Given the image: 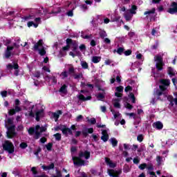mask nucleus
Here are the masks:
<instances>
[{"mask_svg":"<svg viewBox=\"0 0 177 177\" xmlns=\"http://www.w3.org/2000/svg\"><path fill=\"white\" fill-rule=\"evenodd\" d=\"M35 114L37 121H39V118H41V117H44V109H42L41 104L30 105L28 113H26V115L34 117Z\"/></svg>","mask_w":177,"mask_h":177,"instance_id":"f257e3e1","label":"nucleus"},{"mask_svg":"<svg viewBox=\"0 0 177 177\" xmlns=\"http://www.w3.org/2000/svg\"><path fill=\"white\" fill-rule=\"evenodd\" d=\"M91 157V152L84 151L80 152L79 157H73V164L75 165H84L85 160L89 159Z\"/></svg>","mask_w":177,"mask_h":177,"instance_id":"f03ea898","label":"nucleus"},{"mask_svg":"<svg viewBox=\"0 0 177 177\" xmlns=\"http://www.w3.org/2000/svg\"><path fill=\"white\" fill-rule=\"evenodd\" d=\"M6 127L7 128V137L12 139L16 133H15V125H13V120L7 119L6 120Z\"/></svg>","mask_w":177,"mask_h":177,"instance_id":"7ed1b4c3","label":"nucleus"},{"mask_svg":"<svg viewBox=\"0 0 177 177\" xmlns=\"http://www.w3.org/2000/svg\"><path fill=\"white\" fill-rule=\"evenodd\" d=\"M136 10H138V7L135 5H132L131 8L124 12V17L126 21H131V20H132L133 15H136Z\"/></svg>","mask_w":177,"mask_h":177,"instance_id":"20e7f679","label":"nucleus"},{"mask_svg":"<svg viewBox=\"0 0 177 177\" xmlns=\"http://www.w3.org/2000/svg\"><path fill=\"white\" fill-rule=\"evenodd\" d=\"M45 131H46V127H39V125H37L36 126L35 129L32 127L28 129V133L30 135H32V133H35L36 136V139H38L41 133H42V132H45Z\"/></svg>","mask_w":177,"mask_h":177,"instance_id":"39448f33","label":"nucleus"},{"mask_svg":"<svg viewBox=\"0 0 177 177\" xmlns=\"http://www.w3.org/2000/svg\"><path fill=\"white\" fill-rule=\"evenodd\" d=\"M34 48L35 50H38L39 55L41 56L46 55V48L44 47V41L42 39L39 40V41L35 44Z\"/></svg>","mask_w":177,"mask_h":177,"instance_id":"423d86ee","label":"nucleus"},{"mask_svg":"<svg viewBox=\"0 0 177 177\" xmlns=\"http://www.w3.org/2000/svg\"><path fill=\"white\" fill-rule=\"evenodd\" d=\"M3 150L8 151L9 154H13L15 153V146L13 143L10 142V141H5L4 144L3 145Z\"/></svg>","mask_w":177,"mask_h":177,"instance_id":"0eeeda50","label":"nucleus"},{"mask_svg":"<svg viewBox=\"0 0 177 177\" xmlns=\"http://www.w3.org/2000/svg\"><path fill=\"white\" fill-rule=\"evenodd\" d=\"M7 70L11 73H14V75H19V64L16 62H12L7 65Z\"/></svg>","mask_w":177,"mask_h":177,"instance_id":"6e6552de","label":"nucleus"},{"mask_svg":"<svg viewBox=\"0 0 177 177\" xmlns=\"http://www.w3.org/2000/svg\"><path fill=\"white\" fill-rule=\"evenodd\" d=\"M79 100H82V102H86V100H91L92 97L89 95L88 91H81V93L77 95Z\"/></svg>","mask_w":177,"mask_h":177,"instance_id":"1a4fd4ad","label":"nucleus"},{"mask_svg":"<svg viewBox=\"0 0 177 177\" xmlns=\"http://www.w3.org/2000/svg\"><path fill=\"white\" fill-rule=\"evenodd\" d=\"M154 61L156 62V67L158 71H161L162 70V66H164V63L162 62V57L159 55H156L154 57Z\"/></svg>","mask_w":177,"mask_h":177,"instance_id":"9d476101","label":"nucleus"},{"mask_svg":"<svg viewBox=\"0 0 177 177\" xmlns=\"http://www.w3.org/2000/svg\"><path fill=\"white\" fill-rule=\"evenodd\" d=\"M160 83L162 84V85H160V89L162 92H164L167 89V86H169V80H160Z\"/></svg>","mask_w":177,"mask_h":177,"instance_id":"9b49d317","label":"nucleus"},{"mask_svg":"<svg viewBox=\"0 0 177 177\" xmlns=\"http://www.w3.org/2000/svg\"><path fill=\"white\" fill-rule=\"evenodd\" d=\"M167 100L169 102V106L174 107V104H176L177 106V93H176V98H174V97L169 95L167 97Z\"/></svg>","mask_w":177,"mask_h":177,"instance_id":"f8f14e48","label":"nucleus"},{"mask_svg":"<svg viewBox=\"0 0 177 177\" xmlns=\"http://www.w3.org/2000/svg\"><path fill=\"white\" fill-rule=\"evenodd\" d=\"M121 174V170L108 169V174L109 176L118 177V175Z\"/></svg>","mask_w":177,"mask_h":177,"instance_id":"ddd939ff","label":"nucleus"},{"mask_svg":"<svg viewBox=\"0 0 177 177\" xmlns=\"http://www.w3.org/2000/svg\"><path fill=\"white\" fill-rule=\"evenodd\" d=\"M168 12L171 13V15L177 13V3L176 2L171 3V7L169 9Z\"/></svg>","mask_w":177,"mask_h":177,"instance_id":"4468645a","label":"nucleus"},{"mask_svg":"<svg viewBox=\"0 0 177 177\" xmlns=\"http://www.w3.org/2000/svg\"><path fill=\"white\" fill-rule=\"evenodd\" d=\"M117 92L115 93V95L116 97H122V93L124 91V87L122 86H118L116 88Z\"/></svg>","mask_w":177,"mask_h":177,"instance_id":"2eb2a0df","label":"nucleus"},{"mask_svg":"<svg viewBox=\"0 0 177 177\" xmlns=\"http://www.w3.org/2000/svg\"><path fill=\"white\" fill-rule=\"evenodd\" d=\"M120 102H121V98L113 99V106L115 107V109H121V104H120Z\"/></svg>","mask_w":177,"mask_h":177,"instance_id":"dca6fc26","label":"nucleus"},{"mask_svg":"<svg viewBox=\"0 0 177 177\" xmlns=\"http://www.w3.org/2000/svg\"><path fill=\"white\" fill-rule=\"evenodd\" d=\"M66 44H67L66 46H65L62 48V52H66L70 49V47L71 46V44H73V40H71V39H67Z\"/></svg>","mask_w":177,"mask_h":177,"instance_id":"f3484780","label":"nucleus"},{"mask_svg":"<svg viewBox=\"0 0 177 177\" xmlns=\"http://www.w3.org/2000/svg\"><path fill=\"white\" fill-rule=\"evenodd\" d=\"M105 162L110 168H115V163L113 162L109 158H105Z\"/></svg>","mask_w":177,"mask_h":177,"instance_id":"a211bd4d","label":"nucleus"},{"mask_svg":"<svg viewBox=\"0 0 177 177\" xmlns=\"http://www.w3.org/2000/svg\"><path fill=\"white\" fill-rule=\"evenodd\" d=\"M102 133V136L101 137L102 140H103V142H107V140H109V134L107 133V131L103 130Z\"/></svg>","mask_w":177,"mask_h":177,"instance_id":"6ab92c4d","label":"nucleus"},{"mask_svg":"<svg viewBox=\"0 0 177 177\" xmlns=\"http://www.w3.org/2000/svg\"><path fill=\"white\" fill-rule=\"evenodd\" d=\"M164 125L161 122H156L153 124V127L156 128V129H162Z\"/></svg>","mask_w":177,"mask_h":177,"instance_id":"aec40b11","label":"nucleus"},{"mask_svg":"<svg viewBox=\"0 0 177 177\" xmlns=\"http://www.w3.org/2000/svg\"><path fill=\"white\" fill-rule=\"evenodd\" d=\"M62 111H58L56 113H53L51 117L55 120V122H57V120H59V117H60Z\"/></svg>","mask_w":177,"mask_h":177,"instance_id":"412c9836","label":"nucleus"},{"mask_svg":"<svg viewBox=\"0 0 177 177\" xmlns=\"http://www.w3.org/2000/svg\"><path fill=\"white\" fill-rule=\"evenodd\" d=\"M42 169L44 171H50V169H53L55 168V164L51 163L48 166L42 165L41 166Z\"/></svg>","mask_w":177,"mask_h":177,"instance_id":"4be33fe9","label":"nucleus"},{"mask_svg":"<svg viewBox=\"0 0 177 177\" xmlns=\"http://www.w3.org/2000/svg\"><path fill=\"white\" fill-rule=\"evenodd\" d=\"M154 13H156V8H152L151 10L146 11L144 15L147 16V17H149V16H152Z\"/></svg>","mask_w":177,"mask_h":177,"instance_id":"5701e85b","label":"nucleus"},{"mask_svg":"<svg viewBox=\"0 0 177 177\" xmlns=\"http://www.w3.org/2000/svg\"><path fill=\"white\" fill-rule=\"evenodd\" d=\"M13 50L12 46L7 47V50L6 51V53H5V57H6V59H8V57H10V55H11L10 50Z\"/></svg>","mask_w":177,"mask_h":177,"instance_id":"b1692460","label":"nucleus"},{"mask_svg":"<svg viewBox=\"0 0 177 177\" xmlns=\"http://www.w3.org/2000/svg\"><path fill=\"white\" fill-rule=\"evenodd\" d=\"M62 133H64V135H73V131H71V129H68L66 127L62 129Z\"/></svg>","mask_w":177,"mask_h":177,"instance_id":"393cba45","label":"nucleus"},{"mask_svg":"<svg viewBox=\"0 0 177 177\" xmlns=\"http://www.w3.org/2000/svg\"><path fill=\"white\" fill-rule=\"evenodd\" d=\"M21 109L19 108V106H15V109H10L9 111V114L10 115H13V114H15L16 113V111H21Z\"/></svg>","mask_w":177,"mask_h":177,"instance_id":"a878e982","label":"nucleus"},{"mask_svg":"<svg viewBox=\"0 0 177 177\" xmlns=\"http://www.w3.org/2000/svg\"><path fill=\"white\" fill-rule=\"evenodd\" d=\"M102 60V57H98V56H93L91 58V62L93 63H99Z\"/></svg>","mask_w":177,"mask_h":177,"instance_id":"bb28decb","label":"nucleus"},{"mask_svg":"<svg viewBox=\"0 0 177 177\" xmlns=\"http://www.w3.org/2000/svg\"><path fill=\"white\" fill-rule=\"evenodd\" d=\"M152 35L154 37H160V31H158V28H153L151 32Z\"/></svg>","mask_w":177,"mask_h":177,"instance_id":"cd10ccee","label":"nucleus"},{"mask_svg":"<svg viewBox=\"0 0 177 177\" xmlns=\"http://www.w3.org/2000/svg\"><path fill=\"white\" fill-rule=\"evenodd\" d=\"M69 55L70 56H72V57H75V56L78 55L79 53L77 51V47H75L73 49V52H70Z\"/></svg>","mask_w":177,"mask_h":177,"instance_id":"c85d7f7f","label":"nucleus"},{"mask_svg":"<svg viewBox=\"0 0 177 177\" xmlns=\"http://www.w3.org/2000/svg\"><path fill=\"white\" fill-rule=\"evenodd\" d=\"M168 74L169 75L170 77H174L175 74H176V72L174 71V68L169 67L168 68Z\"/></svg>","mask_w":177,"mask_h":177,"instance_id":"c756f323","label":"nucleus"},{"mask_svg":"<svg viewBox=\"0 0 177 177\" xmlns=\"http://www.w3.org/2000/svg\"><path fill=\"white\" fill-rule=\"evenodd\" d=\"M110 142L113 146V147H115V146H117V145H118V141L117 140V139L113 138L110 139Z\"/></svg>","mask_w":177,"mask_h":177,"instance_id":"7c9ffc66","label":"nucleus"},{"mask_svg":"<svg viewBox=\"0 0 177 177\" xmlns=\"http://www.w3.org/2000/svg\"><path fill=\"white\" fill-rule=\"evenodd\" d=\"M28 27H35V28H37V27H38V24H35L33 21H28L27 24Z\"/></svg>","mask_w":177,"mask_h":177,"instance_id":"2f4dec72","label":"nucleus"},{"mask_svg":"<svg viewBox=\"0 0 177 177\" xmlns=\"http://www.w3.org/2000/svg\"><path fill=\"white\" fill-rule=\"evenodd\" d=\"M129 97L130 99H131L132 100V103H136V100L135 98V95H133V93H131L129 95Z\"/></svg>","mask_w":177,"mask_h":177,"instance_id":"473e14b6","label":"nucleus"},{"mask_svg":"<svg viewBox=\"0 0 177 177\" xmlns=\"http://www.w3.org/2000/svg\"><path fill=\"white\" fill-rule=\"evenodd\" d=\"M59 92H61V93H66L67 92L66 85H64L60 88Z\"/></svg>","mask_w":177,"mask_h":177,"instance_id":"72a5a7b5","label":"nucleus"},{"mask_svg":"<svg viewBox=\"0 0 177 177\" xmlns=\"http://www.w3.org/2000/svg\"><path fill=\"white\" fill-rule=\"evenodd\" d=\"M60 77L62 78V80H64V78H67V77H68V74L66 71H64L60 74Z\"/></svg>","mask_w":177,"mask_h":177,"instance_id":"f704fd0d","label":"nucleus"},{"mask_svg":"<svg viewBox=\"0 0 177 177\" xmlns=\"http://www.w3.org/2000/svg\"><path fill=\"white\" fill-rule=\"evenodd\" d=\"M81 37L82 38H84V39H89V38H92V35H85L84 32H82Z\"/></svg>","mask_w":177,"mask_h":177,"instance_id":"c9c22d12","label":"nucleus"},{"mask_svg":"<svg viewBox=\"0 0 177 177\" xmlns=\"http://www.w3.org/2000/svg\"><path fill=\"white\" fill-rule=\"evenodd\" d=\"M156 161H157L158 165H161L162 162V158H161L160 156H157Z\"/></svg>","mask_w":177,"mask_h":177,"instance_id":"e433bc0d","label":"nucleus"},{"mask_svg":"<svg viewBox=\"0 0 177 177\" xmlns=\"http://www.w3.org/2000/svg\"><path fill=\"white\" fill-rule=\"evenodd\" d=\"M100 37H101V38H104L107 37V33H106L104 30H102L100 32Z\"/></svg>","mask_w":177,"mask_h":177,"instance_id":"4c0bfd02","label":"nucleus"},{"mask_svg":"<svg viewBox=\"0 0 177 177\" xmlns=\"http://www.w3.org/2000/svg\"><path fill=\"white\" fill-rule=\"evenodd\" d=\"M81 66L82 68H88V63H86V62L82 61Z\"/></svg>","mask_w":177,"mask_h":177,"instance_id":"58836bf2","label":"nucleus"},{"mask_svg":"<svg viewBox=\"0 0 177 177\" xmlns=\"http://www.w3.org/2000/svg\"><path fill=\"white\" fill-rule=\"evenodd\" d=\"M124 107L126 108V109H128L129 110H131V109H132V105H131L129 103H128V102H126V103H124Z\"/></svg>","mask_w":177,"mask_h":177,"instance_id":"ea45409f","label":"nucleus"},{"mask_svg":"<svg viewBox=\"0 0 177 177\" xmlns=\"http://www.w3.org/2000/svg\"><path fill=\"white\" fill-rule=\"evenodd\" d=\"M35 24H37V27H38V26L41 23V18L37 17V18L35 19Z\"/></svg>","mask_w":177,"mask_h":177,"instance_id":"a19ab883","label":"nucleus"},{"mask_svg":"<svg viewBox=\"0 0 177 177\" xmlns=\"http://www.w3.org/2000/svg\"><path fill=\"white\" fill-rule=\"evenodd\" d=\"M56 140H60V139H62V135H60L59 133H56L54 135Z\"/></svg>","mask_w":177,"mask_h":177,"instance_id":"79ce46f5","label":"nucleus"},{"mask_svg":"<svg viewBox=\"0 0 177 177\" xmlns=\"http://www.w3.org/2000/svg\"><path fill=\"white\" fill-rule=\"evenodd\" d=\"M88 122H91L93 124H96V119H95V118H92L91 119L88 120Z\"/></svg>","mask_w":177,"mask_h":177,"instance_id":"37998d69","label":"nucleus"},{"mask_svg":"<svg viewBox=\"0 0 177 177\" xmlns=\"http://www.w3.org/2000/svg\"><path fill=\"white\" fill-rule=\"evenodd\" d=\"M1 95L2 97H6V96H8V91H1Z\"/></svg>","mask_w":177,"mask_h":177,"instance_id":"c03bdc74","label":"nucleus"},{"mask_svg":"<svg viewBox=\"0 0 177 177\" xmlns=\"http://www.w3.org/2000/svg\"><path fill=\"white\" fill-rule=\"evenodd\" d=\"M19 147H21V149H26L27 147V143L21 142L19 145Z\"/></svg>","mask_w":177,"mask_h":177,"instance_id":"a18cd8bd","label":"nucleus"},{"mask_svg":"<svg viewBox=\"0 0 177 177\" xmlns=\"http://www.w3.org/2000/svg\"><path fill=\"white\" fill-rule=\"evenodd\" d=\"M34 19V16L32 15H28L24 17V20H32Z\"/></svg>","mask_w":177,"mask_h":177,"instance_id":"49530a36","label":"nucleus"},{"mask_svg":"<svg viewBox=\"0 0 177 177\" xmlns=\"http://www.w3.org/2000/svg\"><path fill=\"white\" fill-rule=\"evenodd\" d=\"M98 100H102L104 97V94L100 93L97 96Z\"/></svg>","mask_w":177,"mask_h":177,"instance_id":"de8ad7c7","label":"nucleus"},{"mask_svg":"<svg viewBox=\"0 0 177 177\" xmlns=\"http://www.w3.org/2000/svg\"><path fill=\"white\" fill-rule=\"evenodd\" d=\"M147 165H146V163H144V164H141L139 165V168L140 169H145V168H147Z\"/></svg>","mask_w":177,"mask_h":177,"instance_id":"09e8293b","label":"nucleus"},{"mask_svg":"<svg viewBox=\"0 0 177 177\" xmlns=\"http://www.w3.org/2000/svg\"><path fill=\"white\" fill-rule=\"evenodd\" d=\"M136 59L138 60H143V55H142V54H137Z\"/></svg>","mask_w":177,"mask_h":177,"instance_id":"8fccbe9b","label":"nucleus"},{"mask_svg":"<svg viewBox=\"0 0 177 177\" xmlns=\"http://www.w3.org/2000/svg\"><path fill=\"white\" fill-rule=\"evenodd\" d=\"M46 147L47 150L50 151L52 149V144L48 143V145H46Z\"/></svg>","mask_w":177,"mask_h":177,"instance_id":"3c124183","label":"nucleus"},{"mask_svg":"<svg viewBox=\"0 0 177 177\" xmlns=\"http://www.w3.org/2000/svg\"><path fill=\"white\" fill-rule=\"evenodd\" d=\"M117 52H118V53L119 55H122V53L124 52V48H119L118 49Z\"/></svg>","mask_w":177,"mask_h":177,"instance_id":"603ef678","label":"nucleus"},{"mask_svg":"<svg viewBox=\"0 0 177 177\" xmlns=\"http://www.w3.org/2000/svg\"><path fill=\"white\" fill-rule=\"evenodd\" d=\"M67 16H68L69 17H73V16L74 15V14L73 13V10H69L68 12H67Z\"/></svg>","mask_w":177,"mask_h":177,"instance_id":"864d4df0","label":"nucleus"},{"mask_svg":"<svg viewBox=\"0 0 177 177\" xmlns=\"http://www.w3.org/2000/svg\"><path fill=\"white\" fill-rule=\"evenodd\" d=\"M79 48L82 52H84V50L86 49L85 45L84 44L80 45Z\"/></svg>","mask_w":177,"mask_h":177,"instance_id":"5fc2aeb1","label":"nucleus"},{"mask_svg":"<svg viewBox=\"0 0 177 177\" xmlns=\"http://www.w3.org/2000/svg\"><path fill=\"white\" fill-rule=\"evenodd\" d=\"M31 171L32 172V174L34 175H36V174H37V167H32Z\"/></svg>","mask_w":177,"mask_h":177,"instance_id":"6e6d98bb","label":"nucleus"},{"mask_svg":"<svg viewBox=\"0 0 177 177\" xmlns=\"http://www.w3.org/2000/svg\"><path fill=\"white\" fill-rule=\"evenodd\" d=\"M130 91H132V87L128 86L127 87L125 88L124 92H130Z\"/></svg>","mask_w":177,"mask_h":177,"instance_id":"4d7b16f0","label":"nucleus"},{"mask_svg":"<svg viewBox=\"0 0 177 177\" xmlns=\"http://www.w3.org/2000/svg\"><path fill=\"white\" fill-rule=\"evenodd\" d=\"M81 78H82V74L75 75V80H80Z\"/></svg>","mask_w":177,"mask_h":177,"instance_id":"13d9d810","label":"nucleus"},{"mask_svg":"<svg viewBox=\"0 0 177 177\" xmlns=\"http://www.w3.org/2000/svg\"><path fill=\"white\" fill-rule=\"evenodd\" d=\"M137 140H138V142H142L143 140V136L140 135L137 137Z\"/></svg>","mask_w":177,"mask_h":177,"instance_id":"bf43d9fd","label":"nucleus"},{"mask_svg":"<svg viewBox=\"0 0 177 177\" xmlns=\"http://www.w3.org/2000/svg\"><path fill=\"white\" fill-rule=\"evenodd\" d=\"M111 112L113 114L114 118H117V117H119L120 113H115L114 111H113V110H111Z\"/></svg>","mask_w":177,"mask_h":177,"instance_id":"052dcab7","label":"nucleus"},{"mask_svg":"<svg viewBox=\"0 0 177 177\" xmlns=\"http://www.w3.org/2000/svg\"><path fill=\"white\" fill-rule=\"evenodd\" d=\"M131 53H132V51H131V50H128L124 52L125 56H129V55H131Z\"/></svg>","mask_w":177,"mask_h":177,"instance_id":"680f3d73","label":"nucleus"},{"mask_svg":"<svg viewBox=\"0 0 177 177\" xmlns=\"http://www.w3.org/2000/svg\"><path fill=\"white\" fill-rule=\"evenodd\" d=\"M104 42H105V44H111V41H110V39L109 38H105L104 39Z\"/></svg>","mask_w":177,"mask_h":177,"instance_id":"e2e57ef3","label":"nucleus"},{"mask_svg":"<svg viewBox=\"0 0 177 177\" xmlns=\"http://www.w3.org/2000/svg\"><path fill=\"white\" fill-rule=\"evenodd\" d=\"M53 177H62V173L57 170V175L53 176Z\"/></svg>","mask_w":177,"mask_h":177,"instance_id":"0e129e2a","label":"nucleus"},{"mask_svg":"<svg viewBox=\"0 0 177 177\" xmlns=\"http://www.w3.org/2000/svg\"><path fill=\"white\" fill-rule=\"evenodd\" d=\"M85 3H86V5H92V3H93V1L91 0H86Z\"/></svg>","mask_w":177,"mask_h":177,"instance_id":"69168bd1","label":"nucleus"},{"mask_svg":"<svg viewBox=\"0 0 177 177\" xmlns=\"http://www.w3.org/2000/svg\"><path fill=\"white\" fill-rule=\"evenodd\" d=\"M125 10H127V8H125L124 6H122L120 8V12H125Z\"/></svg>","mask_w":177,"mask_h":177,"instance_id":"338daca9","label":"nucleus"},{"mask_svg":"<svg viewBox=\"0 0 177 177\" xmlns=\"http://www.w3.org/2000/svg\"><path fill=\"white\" fill-rule=\"evenodd\" d=\"M133 162H134V164H139V158H134L133 159Z\"/></svg>","mask_w":177,"mask_h":177,"instance_id":"774afa93","label":"nucleus"}]
</instances>
